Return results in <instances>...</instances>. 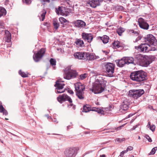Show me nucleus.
I'll return each instance as SVG.
<instances>
[{"mask_svg":"<svg viewBox=\"0 0 157 157\" xmlns=\"http://www.w3.org/2000/svg\"><path fill=\"white\" fill-rule=\"evenodd\" d=\"M146 77V73L141 71L134 72L130 75V78L132 80L140 82L144 81Z\"/></svg>","mask_w":157,"mask_h":157,"instance_id":"obj_1","label":"nucleus"},{"mask_svg":"<svg viewBox=\"0 0 157 157\" xmlns=\"http://www.w3.org/2000/svg\"><path fill=\"white\" fill-rule=\"evenodd\" d=\"M135 58L140 65L142 66L147 67L152 62L151 59L149 56L140 54L136 55Z\"/></svg>","mask_w":157,"mask_h":157,"instance_id":"obj_2","label":"nucleus"},{"mask_svg":"<svg viewBox=\"0 0 157 157\" xmlns=\"http://www.w3.org/2000/svg\"><path fill=\"white\" fill-rule=\"evenodd\" d=\"M76 94L78 98L81 100L84 98V93L83 92L85 87V86L80 82H77L75 84Z\"/></svg>","mask_w":157,"mask_h":157,"instance_id":"obj_3","label":"nucleus"},{"mask_svg":"<svg viewBox=\"0 0 157 157\" xmlns=\"http://www.w3.org/2000/svg\"><path fill=\"white\" fill-rule=\"evenodd\" d=\"M145 42L150 47L154 46L155 47L152 50L155 51L157 50V40L155 37L151 34L147 35L144 38Z\"/></svg>","mask_w":157,"mask_h":157,"instance_id":"obj_4","label":"nucleus"},{"mask_svg":"<svg viewBox=\"0 0 157 157\" xmlns=\"http://www.w3.org/2000/svg\"><path fill=\"white\" fill-rule=\"evenodd\" d=\"M104 87L103 82L98 80L95 81L91 90L95 94L100 93L104 90Z\"/></svg>","mask_w":157,"mask_h":157,"instance_id":"obj_5","label":"nucleus"},{"mask_svg":"<svg viewBox=\"0 0 157 157\" xmlns=\"http://www.w3.org/2000/svg\"><path fill=\"white\" fill-rule=\"evenodd\" d=\"M64 78L68 80L75 78L78 75L76 71L71 69L70 67H67L64 70Z\"/></svg>","mask_w":157,"mask_h":157,"instance_id":"obj_6","label":"nucleus"},{"mask_svg":"<svg viewBox=\"0 0 157 157\" xmlns=\"http://www.w3.org/2000/svg\"><path fill=\"white\" fill-rule=\"evenodd\" d=\"M57 99L61 103L66 101H68L70 103V105H68V107H73V108L75 109V106L73 104L72 100L71 98L67 94H63L60 95L57 97Z\"/></svg>","mask_w":157,"mask_h":157,"instance_id":"obj_7","label":"nucleus"},{"mask_svg":"<svg viewBox=\"0 0 157 157\" xmlns=\"http://www.w3.org/2000/svg\"><path fill=\"white\" fill-rule=\"evenodd\" d=\"M78 149L77 147H67L64 151V155L66 157H75L77 153Z\"/></svg>","mask_w":157,"mask_h":157,"instance_id":"obj_8","label":"nucleus"},{"mask_svg":"<svg viewBox=\"0 0 157 157\" xmlns=\"http://www.w3.org/2000/svg\"><path fill=\"white\" fill-rule=\"evenodd\" d=\"M143 90H132L129 91V95L135 99H137L144 93Z\"/></svg>","mask_w":157,"mask_h":157,"instance_id":"obj_9","label":"nucleus"},{"mask_svg":"<svg viewBox=\"0 0 157 157\" xmlns=\"http://www.w3.org/2000/svg\"><path fill=\"white\" fill-rule=\"evenodd\" d=\"M105 68L106 73L108 76L110 77L113 76V73L114 72L115 65L112 63H109L105 65Z\"/></svg>","mask_w":157,"mask_h":157,"instance_id":"obj_10","label":"nucleus"},{"mask_svg":"<svg viewBox=\"0 0 157 157\" xmlns=\"http://www.w3.org/2000/svg\"><path fill=\"white\" fill-rule=\"evenodd\" d=\"M130 103L128 100L126 99L122 102L119 110V113H124L125 111L127 110L128 108V106Z\"/></svg>","mask_w":157,"mask_h":157,"instance_id":"obj_11","label":"nucleus"},{"mask_svg":"<svg viewBox=\"0 0 157 157\" xmlns=\"http://www.w3.org/2000/svg\"><path fill=\"white\" fill-rule=\"evenodd\" d=\"M46 51L45 48H42L36 53H34L33 56V58L34 61L37 62L43 57Z\"/></svg>","mask_w":157,"mask_h":157,"instance_id":"obj_12","label":"nucleus"},{"mask_svg":"<svg viewBox=\"0 0 157 157\" xmlns=\"http://www.w3.org/2000/svg\"><path fill=\"white\" fill-rule=\"evenodd\" d=\"M150 47L145 42V43L142 44L139 46H136L135 48L140 52H147L150 50Z\"/></svg>","mask_w":157,"mask_h":157,"instance_id":"obj_13","label":"nucleus"},{"mask_svg":"<svg viewBox=\"0 0 157 157\" xmlns=\"http://www.w3.org/2000/svg\"><path fill=\"white\" fill-rule=\"evenodd\" d=\"M138 22L141 28L144 29H148L149 25L144 19L142 18H140L138 20Z\"/></svg>","mask_w":157,"mask_h":157,"instance_id":"obj_14","label":"nucleus"},{"mask_svg":"<svg viewBox=\"0 0 157 157\" xmlns=\"http://www.w3.org/2000/svg\"><path fill=\"white\" fill-rule=\"evenodd\" d=\"M86 53L84 52H78L75 53L74 56L75 59L86 60Z\"/></svg>","mask_w":157,"mask_h":157,"instance_id":"obj_15","label":"nucleus"},{"mask_svg":"<svg viewBox=\"0 0 157 157\" xmlns=\"http://www.w3.org/2000/svg\"><path fill=\"white\" fill-rule=\"evenodd\" d=\"M82 36L83 40L87 41L88 42H90L93 39V36L91 33H82Z\"/></svg>","mask_w":157,"mask_h":157,"instance_id":"obj_16","label":"nucleus"},{"mask_svg":"<svg viewBox=\"0 0 157 157\" xmlns=\"http://www.w3.org/2000/svg\"><path fill=\"white\" fill-rule=\"evenodd\" d=\"M99 0H88L87 4H89L91 7L95 8L100 5Z\"/></svg>","mask_w":157,"mask_h":157,"instance_id":"obj_17","label":"nucleus"},{"mask_svg":"<svg viewBox=\"0 0 157 157\" xmlns=\"http://www.w3.org/2000/svg\"><path fill=\"white\" fill-rule=\"evenodd\" d=\"M75 26L77 27H84L86 25L85 23L81 20H77L74 21Z\"/></svg>","mask_w":157,"mask_h":157,"instance_id":"obj_18","label":"nucleus"},{"mask_svg":"<svg viewBox=\"0 0 157 157\" xmlns=\"http://www.w3.org/2000/svg\"><path fill=\"white\" fill-rule=\"evenodd\" d=\"M117 64L120 67H123L124 65L126 64L125 61V57H123L120 60H117L115 61Z\"/></svg>","mask_w":157,"mask_h":157,"instance_id":"obj_19","label":"nucleus"},{"mask_svg":"<svg viewBox=\"0 0 157 157\" xmlns=\"http://www.w3.org/2000/svg\"><path fill=\"white\" fill-rule=\"evenodd\" d=\"M98 39L101 40L104 44H106L108 42L109 37L107 35H104L102 36H98Z\"/></svg>","mask_w":157,"mask_h":157,"instance_id":"obj_20","label":"nucleus"},{"mask_svg":"<svg viewBox=\"0 0 157 157\" xmlns=\"http://www.w3.org/2000/svg\"><path fill=\"white\" fill-rule=\"evenodd\" d=\"M96 55L94 53H86V60H91L95 59Z\"/></svg>","mask_w":157,"mask_h":157,"instance_id":"obj_21","label":"nucleus"},{"mask_svg":"<svg viewBox=\"0 0 157 157\" xmlns=\"http://www.w3.org/2000/svg\"><path fill=\"white\" fill-rule=\"evenodd\" d=\"M75 43L78 47H82L84 46V42L81 39H77Z\"/></svg>","mask_w":157,"mask_h":157,"instance_id":"obj_22","label":"nucleus"},{"mask_svg":"<svg viewBox=\"0 0 157 157\" xmlns=\"http://www.w3.org/2000/svg\"><path fill=\"white\" fill-rule=\"evenodd\" d=\"M125 57L126 64L133 63L134 59L133 57Z\"/></svg>","mask_w":157,"mask_h":157,"instance_id":"obj_23","label":"nucleus"},{"mask_svg":"<svg viewBox=\"0 0 157 157\" xmlns=\"http://www.w3.org/2000/svg\"><path fill=\"white\" fill-rule=\"evenodd\" d=\"M0 112L3 113V115L6 116L8 114L7 110L3 107L1 102H0Z\"/></svg>","mask_w":157,"mask_h":157,"instance_id":"obj_24","label":"nucleus"},{"mask_svg":"<svg viewBox=\"0 0 157 157\" xmlns=\"http://www.w3.org/2000/svg\"><path fill=\"white\" fill-rule=\"evenodd\" d=\"M64 85V84L60 83L58 82L57 81L56 82V84L55 85V86L57 87V90H62L63 89Z\"/></svg>","mask_w":157,"mask_h":157,"instance_id":"obj_25","label":"nucleus"},{"mask_svg":"<svg viewBox=\"0 0 157 157\" xmlns=\"http://www.w3.org/2000/svg\"><path fill=\"white\" fill-rule=\"evenodd\" d=\"M83 112H88L91 111L90 106L89 105H86L83 106Z\"/></svg>","mask_w":157,"mask_h":157,"instance_id":"obj_26","label":"nucleus"},{"mask_svg":"<svg viewBox=\"0 0 157 157\" xmlns=\"http://www.w3.org/2000/svg\"><path fill=\"white\" fill-rule=\"evenodd\" d=\"M56 12L57 14H60L63 15V10L61 7L59 6L58 8H56Z\"/></svg>","mask_w":157,"mask_h":157,"instance_id":"obj_27","label":"nucleus"},{"mask_svg":"<svg viewBox=\"0 0 157 157\" xmlns=\"http://www.w3.org/2000/svg\"><path fill=\"white\" fill-rule=\"evenodd\" d=\"M6 13V11L5 9L2 7H0V17L5 15Z\"/></svg>","mask_w":157,"mask_h":157,"instance_id":"obj_28","label":"nucleus"},{"mask_svg":"<svg viewBox=\"0 0 157 157\" xmlns=\"http://www.w3.org/2000/svg\"><path fill=\"white\" fill-rule=\"evenodd\" d=\"M46 14V11L44 10L42 11V13L41 14L40 17V20L43 21L45 19V16Z\"/></svg>","mask_w":157,"mask_h":157,"instance_id":"obj_29","label":"nucleus"},{"mask_svg":"<svg viewBox=\"0 0 157 157\" xmlns=\"http://www.w3.org/2000/svg\"><path fill=\"white\" fill-rule=\"evenodd\" d=\"M125 31L124 28L122 27H120L117 29V32L119 36H121L122 33Z\"/></svg>","mask_w":157,"mask_h":157,"instance_id":"obj_30","label":"nucleus"},{"mask_svg":"<svg viewBox=\"0 0 157 157\" xmlns=\"http://www.w3.org/2000/svg\"><path fill=\"white\" fill-rule=\"evenodd\" d=\"M53 24L54 27V28L57 29L59 27V23L58 22L57 20H54L53 21Z\"/></svg>","mask_w":157,"mask_h":157,"instance_id":"obj_31","label":"nucleus"},{"mask_svg":"<svg viewBox=\"0 0 157 157\" xmlns=\"http://www.w3.org/2000/svg\"><path fill=\"white\" fill-rule=\"evenodd\" d=\"M128 33L129 34L136 36H138L139 34V33L138 31H135L133 30H129L128 31Z\"/></svg>","mask_w":157,"mask_h":157,"instance_id":"obj_32","label":"nucleus"},{"mask_svg":"<svg viewBox=\"0 0 157 157\" xmlns=\"http://www.w3.org/2000/svg\"><path fill=\"white\" fill-rule=\"evenodd\" d=\"M120 42L118 41H115L113 43V47L115 48H119L121 45H120Z\"/></svg>","mask_w":157,"mask_h":157,"instance_id":"obj_33","label":"nucleus"},{"mask_svg":"<svg viewBox=\"0 0 157 157\" xmlns=\"http://www.w3.org/2000/svg\"><path fill=\"white\" fill-rule=\"evenodd\" d=\"M59 21L61 22V24H63L64 23L66 22H69L66 19L63 17H60L59 18Z\"/></svg>","mask_w":157,"mask_h":157,"instance_id":"obj_34","label":"nucleus"},{"mask_svg":"<svg viewBox=\"0 0 157 157\" xmlns=\"http://www.w3.org/2000/svg\"><path fill=\"white\" fill-rule=\"evenodd\" d=\"M19 73L23 77H27L28 76V74L22 72L21 70L19 71Z\"/></svg>","mask_w":157,"mask_h":157,"instance_id":"obj_35","label":"nucleus"},{"mask_svg":"<svg viewBox=\"0 0 157 157\" xmlns=\"http://www.w3.org/2000/svg\"><path fill=\"white\" fill-rule=\"evenodd\" d=\"M64 10V11H63V15H65V16L68 15L71 10V9H65Z\"/></svg>","mask_w":157,"mask_h":157,"instance_id":"obj_36","label":"nucleus"},{"mask_svg":"<svg viewBox=\"0 0 157 157\" xmlns=\"http://www.w3.org/2000/svg\"><path fill=\"white\" fill-rule=\"evenodd\" d=\"M50 62L52 66H55L56 65V61L55 59L52 58L50 59Z\"/></svg>","mask_w":157,"mask_h":157,"instance_id":"obj_37","label":"nucleus"},{"mask_svg":"<svg viewBox=\"0 0 157 157\" xmlns=\"http://www.w3.org/2000/svg\"><path fill=\"white\" fill-rule=\"evenodd\" d=\"M87 76V74L86 73L81 74L80 75L79 79L81 80H83L85 79Z\"/></svg>","mask_w":157,"mask_h":157,"instance_id":"obj_38","label":"nucleus"},{"mask_svg":"<svg viewBox=\"0 0 157 157\" xmlns=\"http://www.w3.org/2000/svg\"><path fill=\"white\" fill-rule=\"evenodd\" d=\"M125 140V138H117L115 140V141L118 142L119 143H121L123 141H124Z\"/></svg>","mask_w":157,"mask_h":157,"instance_id":"obj_39","label":"nucleus"},{"mask_svg":"<svg viewBox=\"0 0 157 157\" xmlns=\"http://www.w3.org/2000/svg\"><path fill=\"white\" fill-rule=\"evenodd\" d=\"M157 150V147L153 148L150 153V155H154L155 154V151Z\"/></svg>","mask_w":157,"mask_h":157,"instance_id":"obj_40","label":"nucleus"},{"mask_svg":"<svg viewBox=\"0 0 157 157\" xmlns=\"http://www.w3.org/2000/svg\"><path fill=\"white\" fill-rule=\"evenodd\" d=\"M5 33L6 34V37H9L11 38V35L10 33L8 30H6Z\"/></svg>","mask_w":157,"mask_h":157,"instance_id":"obj_41","label":"nucleus"},{"mask_svg":"<svg viewBox=\"0 0 157 157\" xmlns=\"http://www.w3.org/2000/svg\"><path fill=\"white\" fill-rule=\"evenodd\" d=\"M96 112H97L99 113H101V114H104V111L103 110L101 109L97 108Z\"/></svg>","mask_w":157,"mask_h":157,"instance_id":"obj_42","label":"nucleus"},{"mask_svg":"<svg viewBox=\"0 0 157 157\" xmlns=\"http://www.w3.org/2000/svg\"><path fill=\"white\" fill-rule=\"evenodd\" d=\"M150 129L152 131H155V126L154 125H151L150 127Z\"/></svg>","mask_w":157,"mask_h":157,"instance_id":"obj_43","label":"nucleus"},{"mask_svg":"<svg viewBox=\"0 0 157 157\" xmlns=\"http://www.w3.org/2000/svg\"><path fill=\"white\" fill-rule=\"evenodd\" d=\"M124 125H125V124H124L122 125L121 126H119V127H118L117 128H114V130L116 131H117V130H120L121 129V128L122 127H123L124 126Z\"/></svg>","mask_w":157,"mask_h":157,"instance_id":"obj_44","label":"nucleus"},{"mask_svg":"<svg viewBox=\"0 0 157 157\" xmlns=\"http://www.w3.org/2000/svg\"><path fill=\"white\" fill-rule=\"evenodd\" d=\"M23 2H25L26 4H29L31 2V0H22Z\"/></svg>","mask_w":157,"mask_h":157,"instance_id":"obj_45","label":"nucleus"},{"mask_svg":"<svg viewBox=\"0 0 157 157\" xmlns=\"http://www.w3.org/2000/svg\"><path fill=\"white\" fill-rule=\"evenodd\" d=\"M145 137L148 140V141L149 142H151L152 140L151 138L148 135H146L145 136Z\"/></svg>","mask_w":157,"mask_h":157,"instance_id":"obj_46","label":"nucleus"},{"mask_svg":"<svg viewBox=\"0 0 157 157\" xmlns=\"http://www.w3.org/2000/svg\"><path fill=\"white\" fill-rule=\"evenodd\" d=\"M133 148L131 146H129L127 148V150L128 151H129L132 150Z\"/></svg>","mask_w":157,"mask_h":157,"instance_id":"obj_47","label":"nucleus"},{"mask_svg":"<svg viewBox=\"0 0 157 157\" xmlns=\"http://www.w3.org/2000/svg\"><path fill=\"white\" fill-rule=\"evenodd\" d=\"M97 108L90 106L91 111H96Z\"/></svg>","mask_w":157,"mask_h":157,"instance_id":"obj_48","label":"nucleus"},{"mask_svg":"<svg viewBox=\"0 0 157 157\" xmlns=\"http://www.w3.org/2000/svg\"><path fill=\"white\" fill-rule=\"evenodd\" d=\"M40 1L42 3L45 2L49 3L50 2V0H40Z\"/></svg>","mask_w":157,"mask_h":157,"instance_id":"obj_49","label":"nucleus"},{"mask_svg":"<svg viewBox=\"0 0 157 157\" xmlns=\"http://www.w3.org/2000/svg\"><path fill=\"white\" fill-rule=\"evenodd\" d=\"M11 37H6V41L7 42H10L11 41Z\"/></svg>","mask_w":157,"mask_h":157,"instance_id":"obj_50","label":"nucleus"},{"mask_svg":"<svg viewBox=\"0 0 157 157\" xmlns=\"http://www.w3.org/2000/svg\"><path fill=\"white\" fill-rule=\"evenodd\" d=\"M64 90H57V93H61L64 92Z\"/></svg>","mask_w":157,"mask_h":157,"instance_id":"obj_51","label":"nucleus"},{"mask_svg":"<svg viewBox=\"0 0 157 157\" xmlns=\"http://www.w3.org/2000/svg\"><path fill=\"white\" fill-rule=\"evenodd\" d=\"M68 92L70 94H74V92L73 91L71 90H68Z\"/></svg>","mask_w":157,"mask_h":157,"instance_id":"obj_52","label":"nucleus"},{"mask_svg":"<svg viewBox=\"0 0 157 157\" xmlns=\"http://www.w3.org/2000/svg\"><path fill=\"white\" fill-rule=\"evenodd\" d=\"M124 154V153H123L122 152H121L120 153V155H119V156H118V157H122L123 156Z\"/></svg>","mask_w":157,"mask_h":157,"instance_id":"obj_53","label":"nucleus"},{"mask_svg":"<svg viewBox=\"0 0 157 157\" xmlns=\"http://www.w3.org/2000/svg\"><path fill=\"white\" fill-rule=\"evenodd\" d=\"M9 2V0H6V1H5V5H6L7 4H8Z\"/></svg>","mask_w":157,"mask_h":157,"instance_id":"obj_54","label":"nucleus"},{"mask_svg":"<svg viewBox=\"0 0 157 157\" xmlns=\"http://www.w3.org/2000/svg\"><path fill=\"white\" fill-rule=\"evenodd\" d=\"M3 22L1 21H0V26H1V25L2 26L3 25Z\"/></svg>","mask_w":157,"mask_h":157,"instance_id":"obj_55","label":"nucleus"},{"mask_svg":"<svg viewBox=\"0 0 157 157\" xmlns=\"http://www.w3.org/2000/svg\"><path fill=\"white\" fill-rule=\"evenodd\" d=\"M128 151L126 149V150L123 151L122 152H123V153H124H124H127Z\"/></svg>","mask_w":157,"mask_h":157,"instance_id":"obj_56","label":"nucleus"},{"mask_svg":"<svg viewBox=\"0 0 157 157\" xmlns=\"http://www.w3.org/2000/svg\"><path fill=\"white\" fill-rule=\"evenodd\" d=\"M105 155L104 154L101 155L100 156V157H105Z\"/></svg>","mask_w":157,"mask_h":157,"instance_id":"obj_57","label":"nucleus"},{"mask_svg":"<svg viewBox=\"0 0 157 157\" xmlns=\"http://www.w3.org/2000/svg\"><path fill=\"white\" fill-rule=\"evenodd\" d=\"M48 24V23L47 22H45L44 23V25H47V24Z\"/></svg>","mask_w":157,"mask_h":157,"instance_id":"obj_58","label":"nucleus"},{"mask_svg":"<svg viewBox=\"0 0 157 157\" xmlns=\"http://www.w3.org/2000/svg\"><path fill=\"white\" fill-rule=\"evenodd\" d=\"M95 59H99V57L98 56H96V57H95Z\"/></svg>","mask_w":157,"mask_h":157,"instance_id":"obj_59","label":"nucleus"},{"mask_svg":"<svg viewBox=\"0 0 157 157\" xmlns=\"http://www.w3.org/2000/svg\"><path fill=\"white\" fill-rule=\"evenodd\" d=\"M151 123L150 122H149L148 123V125H149V127L151 125Z\"/></svg>","mask_w":157,"mask_h":157,"instance_id":"obj_60","label":"nucleus"},{"mask_svg":"<svg viewBox=\"0 0 157 157\" xmlns=\"http://www.w3.org/2000/svg\"><path fill=\"white\" fill-rule=\"evenodd\" d=\"M53 134V135H61L60 134H55V133Z\"/></svg>","mask_w":157,"mask_h":157,"instance_id":"obj_61","label":"nucleus"},{"mask_svg":"<svg viewBox=\"0 0 157 157\" xmlns=\"http://www.w3.org/2000/svg\"><path fill=\"white\" fill-rule=\"evenodd\" d=\"M138 139L139 140H140V136H138Z\"/></svg>","mask_w":157,"mask_h":157,"instance_id":"obj_62","label":"nucleus"},{"mask_svg":"<svg viewBox=\"0 0 157 157\" xmlns=\"http://www.w3.org/2000/svg\"><path fill=\"white\" fill-rule=\"evenodd\" d=\"M5 119L6 120H8V118H5Z\"/></svg>","mask_w":157,"mask_h":157,"instance_id":"obj_63","label":"nucleus"},{"mask_svg":"<svg viewBox=\"0 0 157 157\" xmlns=\"http://www.w3.org/2000/svg\"><path fill=\"white\" fill-rule=\"evenodd\" d=\"M108 53V52H106V54L107 55V54Z\"/></svg>","mask_w":157,"mask_h":157,"instance_id":"obj_64","label":"nucleus"}]
</instances>
